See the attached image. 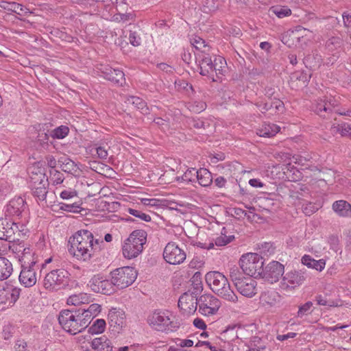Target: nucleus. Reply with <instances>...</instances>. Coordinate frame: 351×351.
Listing matches in <instances>:
<instances>
[{
  "instance_id": "aec40b11",
  "label": "nucleus",
  "mask_w": 351,
  "mask_h": 351,
  "mask_svg": "<svg viewBox=\"0 0 351 351\" xmlns=\"http://www.w3.org/2000/svg\"><path fill=\"white\" fill-rule=\"evenodd\" d=\"M256 282L252 278L247 277L237 284L236 288L241 295L252 298L256 293Z\"/></svg>"
},
{
  "instance_id": "c9c22d12",
  "label": "nucleus",
  "mask_w": 351,
  "mask_h": 351,
  "mask_svg": "<svg viewBox=\"0 0 351 351\" xmlns=\"http://www.w3.org/2000/svg\"><path fill=\"white\" fill-rule=\"evenodd\" d=\"M48 185L40 184V185L31 186L33 195L40 201H44L46 199Z\"/></svg>"
},
{
  "instance_id": "dca6fc26",
  "label": "nucleus",
  "mask_w": 351,
  "mask_h": 351,
  "mask_svg": "<svg viewBox=\"0 0 351 351\" xmlns=\"http://www.w3.org/2000/svg\"><path fill=\"white\" fill-rule=\"evenodd\" d=\"M101 71V75L106 80L113 82L114 84H118L119 86H123L125 82L124 73L119 70L112 69L110 66L101 65L99 69Z\"/></svg>"
},
{
  "instance_id": "58836bf2",
  "label": "nucleus",
  "mask_w": 351,
  "mask_h": 351,
  "mask_svg": "<svg viewBox=\"0 0 351 351\" xmlns=\"http://www.w3.org/2000/svg\"><path fill=\"white\" fill-rule=\"evenodd\" d=\"M270 11L280 19L289 16L291 14V10L285 5H276L271 8Z\"/></svg>"
},
{
  "instance_id": "37998d69",
  "label": "nucleus",
  "mask_w": 351,
  "mask_h": 351,
  "mask_svg": "<svg viewBox=\"0 0 351 351\" xmlns=\"http://www.w3.org/2000/svg\"><path fill=\"white\" fill-rule=\"evenodd\" d=\"M49 173V181L53 185H57L63 182L64 178L60 171L56 169H51Z\"/></svg>"
},
{
  "instance_id": "c85d7f7f",
  "label": "nucleus",
  "mask_w": 351,
  "mask_h": 351,
  "mask_svg": "<svg viewBox=\"0 0 351 351\" xmlns=\"http://www.w3.org/2000/svg\"><path fill=\"white\" fill-rule=\"evenodd\" d=\"M258 108L262 112H265L268 110L274 108L275 112L281 110L284 107V104L279 99L271 100L270 101H259L256 104Z\"/></svg>"
},
{
  "instance_id": "864d4df0",
  "label": "nucleus",
  "mask_w": 351,
  "mask_h": 351,
  "mask_svg": "<svg viewBox=\"0 0 351 351\" xmlns=\"http://www.w3.org/2000/svg\"><path fill=\"white\" fill-rule=\"evenodd\" d=\"M128 211L130 215H132L143 221H145L147 222L151 221V217L149 215H147V214L141 212V210L130 208H128Z\"/></svg>"
},
{
  "instance_id": "423d86ee",
  "label": "nucleus",
  "mask_w": 351,
  "mask_h": 351,
  "mask_svg": "<svg viewBox=\"0 0 351 351\" xmlns=\"http://www.w3.org/2000/svg\"><path fill=\"white\" fill-rule=\"evenodd\" d=\"M80 319V313H77V309L63 310L58 316V322L62 328L71 335H75L83 331Z\"/></svg>"
},
{
  "instance_id": "13d9d810",
  "label": "nucleus",
  "mask_w": 351,
  "mask_h": 351,
  "mask_svg": "<svg viewBox=\"0 0 351 351\" xmlns=\"http://www.w3.org/2000/svg\"><path fill=\"white\" fill-rule=\"evenodd\" d=\"M337 131L341 134L343 136H349L351 131L350 125L343 123L338 125L336 128Z\"/></svg>"
},
{
  "instance_id": "4468645a",
  "label": "nucleus",
  "mask_w": 351,
  "mask_h": 351,
  "mask_svg": "<svg viewBox=\"0 0 351 351\" xmlns=\"http://www.w3.org/2000/svg\"><path fill=\"white\" fill-rule=\"evenodd\" d=\"M306 278L305 273L302 270L288 272L282 277L280 287L285 290L294 289L302 285Z\"/></svg>"
},
{
  "instance_id": "1a4fd4ad",
  "label": "nucleus",
  "mask_w": 351,
  "mask_h": 351,
  "mask_svg": "<svg viewBox=\"0 0 351 351\" xmlns=\"http://www.w3.org/2000/svg\"><path fill=\"white\" fill-rule=\"evenodd\" d=\"M149 325L155 330L165 332H173L179 328L178 322H173L163 312H154L148 318Z\"/></svg>"
},
{
  "instance_id": "6ab92c4d",
  "label": "nucleus",
  "mask_w": 351,
  "mask_h": 351,
  "mask_svg": "<svg viewBox=\"0 0 351 351\" xmlns=\"http://www.w3.org/2000/svg\"><path fill=\"white\" fill-rule=\"evenodd\" d=\"M30 265L21 267V271L19 275V280L21 284L26 287L34 286L37 280L36 270L38 269V267Z\"/></svg>"
},
{
  "instance_id": "7c9ffc66",
  "label": "nucleus",
  "mask_w": 351,
  "mask_h": 351,
  "mask_svg": "<svg viewBox=\"0 0 351 351\" xmlns=\"http://www.w3.org/2000/svg\"><path fill=\"white\" fill-rule=\"evenodd\" d=\"M280 127L274 123H264L262 127L257 130V134L261 137L270 138L275 136L279 131Z\"/></svg>"
},
{
  "instance_id": "7ed1b4c3",
  "label": "nucleus",
  "mask_w": 351,
  "mask_h": 351,
  "mask_svg": "<svg viewBox=\"0 0 351 351\" xmlns=\"http://www.w3.org/2000/svg\"><path fill=\"white\" fill-rule=\"evenodd\" d=\"M147 234L143 230H134L125 240L123 247V255L128 259L137 257L143 251L147 241Z\"/></svg>"
},
{
  "instance_id": "8fccbe9b",
  "label": "nucleus",
  "mask_w": 351,
  "mask_h": 351,
  "mask_svg": "<svg viewBox=\"0 0 351 351\" xmlns=\"http://www.w3.org/2000/svg\"><path fill=\"white\" fill-rule=\"evenodd\" d=\"M135 15L133 13L126 14H114L113 18L114 21L117 22L126 23L128 21H134Z\"/></svg>"
},
{
  "instance_id": "412c9836",
  "label": "nucleus",
  "mask_w": 351,
  "mask_h": 351,
  "mask_svg": "<svg viewBox=\"0 0 351 351\" xmlns=\"http://www.w3.org/2000/svg\"><path fill=\"white\" fill-rule=\"evenodd\" d=\"M108 318L109 324L110 327L113 328V330H119L125 325V313L121 309H110L108 315Z\"/></svg>"
},
{
  "instance_id": "393cba45",
  "label": "nucleus",
  "mask_w": 351,
  "mask_h": 351,
  "mask_svg": "<svg viewBox=\"0 0 351 351\" xmlns=\"http://www.w3.org/2000/svg\"><path fill=\"white\" fill-rule=\"evenodd\" d=\"M261 304L265 307H271L280 301V295L274 290L263 292L260 298Z\"/></svg>"
},
{
  "instance_id": "9d476101",
  "label": "nucleus",
  "mask_w": 351,
  "mask_h": 351,
  "mask_svg": "<svg viewBox=\"0 0 351 351\" xmlns=\"http://www.w3.org/2000/svg\"><path fill=\"white\" fill-rule=\"evenodd\" d=\"M90 289L97 293L104 295H111L115 292L116 285L110 278V280L104 278L100 275L94 276L89 281Z\"/></svg>"
},
{
  "instance_id": "39448f33",
  "label": "nucleus",
  "mask_w": 351,
  "mask_h": 351,
  "mask_svg": "<svg viewBox=\"0 0 351 351\" xmlns=\"http://www.w3.org/2000/svg\"><path fill=\"white\" fill-rule=\"evenodd\" d=\"M239 265L245 274L256 278L263 273L264 259L256 253H248L241 256Z\"/></svg>"
},
{
  "instance_id": "72a5a7b5",
  "label": "nucleus",
  "mask_w": 351,
  "mask_h": 351,
  "mask_svg": "<svg viewBox=\"0 0 351 351\" xmlns=\"http://www.w3.org/2000/svg\"><path fill=\"white\" fill-rule=\"evenodd\" d=\"M58 163L62 170L66 173H72L73 171H76L75 163L66 156L60 157Z\"/></svg>"
},
{
  "instance_id": "f257e3e1",
  "label": "nucleus",
  "mask_w": 351,
  "mask_h": 351,
  "mask_svg": "<svg viewBox=\"0 0 351 351\" xmlns=\"http://www.w3.org/2000/svg\"><path fill=\"white\" fill-rule=\"evenodd\" d=\"M71 247L69 252L77 260L88 261L94 256L95 252L101 250L103 241L94 239L93 234L87 230L77 231L69 239Z\"/></svg>"
},
{
  "instance_id": "0e129e2a",
  "label": "nucleus",
  "mask_w": 351,
  "mask_h": 351,
  "mask_svg": "<svg viewBox=\"0 0 351 351\" xmlns=\"http://www.w3.org/2000/svg\"><path fill=\"white\" fill-rule=\"evenodd\" d=\"M98 157L101 159H106L108 157V149L104 146H99L96 148Z\"/></svg>"
},
{
  "instance_id": "6e6d98bb",
  "label": "nucleus",
  "mask_w": 351,
  "mask_h": 351,
  "mask_svg": "<svg viewBox=\"0 0 351 351\" xmlns=\"http://www.w3.org/2000/svg\"><path fill=\"white\" fill-rule=\"evenodd\" d=\"M318 210L315 204L307 202L302 205V210L306 215L310 216Z\"/></svg>"
},
{
  "instance_id": "338daca9",
  "label": "nucleus",
  "mask_w": 351,
  "mask_h": 351,
  "mask_svg": "<svg viewBox=\"0 0 351 351\" xmlns=\"http://www.w3.org/2000/svg\"><path fill=\"white\" fill-rule=\"evenodd\" d=\"M325 265L326 262L324 259H319L318 261L315 260V262L311 268L321 271L324 269Z\"/></svg>"
},
{
  "instance_id": "bf43d9fd",
  "label": "nucleus",
  "mask_w": 351,
  "mask_h": 351,
  "mask_svg": "<svg viewBox=\"0 0 351 351\" xmlns=\"http://www.w3.org/2000/svg\"><path fill=\"white\" fill-rule=\"evenodd\" d=\"M82 299H83V295L82 294L73 295H71L67 299V304L69 305L77 306L81 303H83Z\"/></svg>"
},
{
  "instance_id": "a211bd4d",
  "label": "nucleus",
  "mask_w": 351,
  "mask_h": 351,
  "mask_svg": "<svg viewBox=\"0 0 351 351\" xmlns=\"http://www.w3.org/2000/svg\"><path fill=\"white\" fill-rule=\"evenodd\" d=\"M26 208V203L21 197L12 199L6 205L5 213L9 217H19Z\"/></svg>"
},
{
  "instance_id": "052dcab7",
  "label": "nucleus",
  "mask_w": 351,
  "mask_h": 351,
  "mask_svg": "<svg viewBox=\"0 0 351 351\" xmlns=\"http://www.w3.org/2000/svg\"><path fill=\"white\" fill-rule=\"evenodd\" d=\"M60 197L63 199H70L77 197V192L73 189L64 190L60 193Z\"/></svg>"
},
{
  "instance_id": "a19ab883",
  "label": "nucleus",
  "mask_w": 351,
  "mask_h": 351,
  "mask_svg": "<svg viewBox=\"0 0 351 351\" xmlns=\"http://www.w3.org/2000/svg\"><path fill=\"white\" fill-rule=\"evenodd\" d=\"M106 328V322L103 319H98L89 328L88 332L91 334L102 333Z\"/></svg>"
},
{
  "instance_id": "2f4dec72",
  "label": "nucleus",
  "mask_w": 351,
  "mask_h": 351,
  "mask_svg": "<svg viewBox=\"0 0 351 351\" xmlns=\"http://www.w3.org/2000/svg\"><path fill=\"white\" fill-rule=\"evenodd\" d=\"M1 7L21 16H25L26 14L30 13L29 9L16 2H3Z\"/></svg>"
},
{
  "instance_id": "20e7f679",
  "label": "nucleus",
  "mask_w": 351,
  "mask_h": 351,
  "mask_svg": "<svg viewBox=\"0 0 351 351\" xmlns=\"http://www.w3.org/2000/svg\"><path fill=\"white\" fill-rule=\"evenodd\" d=\"M196 60L199 61V73L202 75L207 76L208 78L212 79L213 81H216L215 74L217 76L218 73H221V69L217 68L218 62L221 64L220 68L225 67L226 64L225 59L222 57L215 58L214 61H213L209 54L206 53L205 50L197 54Z\"/></svg>"
},
{
  "instance_id": "9b49d317",
  "label": "nucleus",
  "mask_w": 351,
  "mask_h": 351,
  "mask_svg": "<svg viewBox=\"0 0 351 351\" xmlns=\"http://www.w3.org/2000/svg\"><path fill=\"white\" fill-rule=\"evenodd\" d=\"M198 303L199 313L206 316L216 314L221 306V302L212 295H201Z\"/></svg>"
},
{
  "instance_id": "2eb2a0df",
  "label": "nucleus",
  "mask_w": 351,
  "mask_h": 351,
  "mask_svg": "<svg viewBox=\"0 0 351 351\" xmlns=\"http://www.w3.org/2000/svg\"><path fill=\"white\" fill-rule=\"evenodd\" d=\"M197 305H199L197 298V293L192 292H186L183 293L179 298L178 306L186 314H191L195 312Z\"/></svg>"
},
{
  "instance_id": "4c0bfd02",
  "label": "nucleus",
  "mask_w": 351,
  "mask_h": 351,
  "mask_svg": "<svg viewBox=\"0 0 351 351\" xmlns=\"http://www.w3.org/2000/svg\"><path fill=\"white\" fill-rule=\"evenodd\" d=\"M77 311V313H80V319L79 321L82 324L81 325L84 330L88 326L94 317L84 308H80Z\"/></svg>"
},
{
  "instance_id": "3c124183",
  "label": "nucleus",
  "mask_w": 351,
  "mask_h": 351,
  "mask_svg": "<svg viewBox=\"0 0 351 351\" xmlns=\"http://www.w3.org/2000/svg\"><path fill=\"white\" fill-rule=\"evenodd\" d=\"M234 239V236H226L224 233L221 232V235L216 238L215 244L217 246H224L230 243Z\"/></svg>"
},
{
  "instance_id": "f3484780",
  "label": "nucleus",
  "mask_w": 351,
  "mask_h": 351,
  "mask_svg": "<svg viewBox=\"0 0 351 351\" xmlns=\"http://www.w3.org/2000/svg\"><path fill=\"white\" fill-rule=\"evenodd\" d=\"M20 295V289L7 285L0 288V304L8 306L13 305Z\"/></svg>"
},
{
  "instance_id": "c03bdc74",
  "label": "nucleus",
  "mask_w": 351,
  "mask_h": 351,
  "mask_svg": "<svg viewBox=\"0 0 351 351\" xmlns=\"http://www.w3.org/2000/svg\"><path fill=\"white\" fill-rule=\"evenodd\" d=\"M69 132V129L67 126L61 125V126L58 127L57 128L54 129L51 132V135L53 138L62 139L68 135Z\"/></svg>"
},
{
  "instance_id": "49530a36",
  "label": "nucleus",
  "mask_w": 351,
  "mask_h": 351,
  "mask_svg": "<svg viewBox=\"0 0 351 351\" xmlns=\"http://www.w3.org/2000/svg\"><path fill=\"white\" fill-rule=\"evenodd\" d=\"M27 246L25 244L23 241H14L12 244L9 245V250L14 254L20 255L24 249H25Z\"/></svg>"
},
{
  "instance_id": "cd10ccee",
  "label": "nucleus",
  "mask_w": 351,
  "mask_h": 351,
  "mask_svg": "<svg viewBox=\"0 0 351 351\" xmlns=\"http://www.w3.org/2000/svg\"><path fill=\"white\" fill-rule=\"evenodd\" d=\"M91 347L95 351H113L112 342L105 336L94 339Z\"/></svg>"
},
{
  "instance_id": "f704fd0d",
  "label": "nucleus",
  "mask_w": 351,
  "mask_h": 351,
  "mask_svg": "<svg viewBox=\"0 0 351 351\" xmlns=\"http://www.w3.org/2000/svg\"><path fill=\"white\" fill-rule=\"evenodd\" d=\"M126 102L140 110L142 114H147L149 113V108L146 102L140 97L130 96L127 99Z\"/></svg>"
},
{
  "instance_id": "b1692460",
  "label": "nucleus",
  "mask_w": 351,
  "mask_h": 351,
  "mask_svg": "<svg viewBox=\"0 0 351 351\" xmlns=\"http://www.w3.org/2000/svg\"><path fill=\"white\" fill-rule=\"evenodd\" d=\"M129 40L131 45L138 47L141 45L145 35L144 31L136 24H129Z\"/></svg>"
},
{
  "instance_id": "473e14b6",
  "label": "nucleus",
  "mask_w": 351,
  "mask_h": 351,
  "mask_svg": "<svg viewBox=\"0 0 351 351\" xmlns=\"http://www.w3.org/2000/svg\"><path fill=\"white\" fill-rule=\"evenodd\" d=\"M197 179L199 184L202 186H208L213 182L211 173L206 169L201 168L197 171Z\"/></svg>"
},
{
  "instance_id": "5701e85b",
  "label": "nucleus",
  "mask_w": 351,
  "mask_h": 351,
  "mask_svg": "<svg viewBox=\"0 0 351 351\" xmlns=\"http://www.w3.org/2000/svg\"><path fill=\"white\" fill-rule=\"evenodd\" d=\"M335 106V101H332L331 99L329 101L319 99L316 101L313 108L317 114L322 117L326 118L327 116L332 112Z\"/></svg>"
},
{
  "instance_id": "69168bd1",
  "label": "nucleus",
  "mask_w": 351,
  "mask_h": 351,
  "mask_svg": "<svg viewBox=\"0 0 351 351\" xmlns=\"http://www.w3.org/2000/svg\"><path fill=\"white\" fill-rule=\"evenodd\" d=\"M343 25L346 27L351 26V11L344 12L342 14Z\"/></svg>"
},
{
  "instance_id": "f03ea898",
  "label": "nucleus",
  "mask_w": 351,
  "mask_h": 351,
  "mask_svg": "<svg viewBox=\"0 0 351 351\" xmlns=\"http://www.w3.org/2000/svg\"><path fill=\"white\" fill-rule=\"evenodd\" d=\"M205 278L208 285L218 296L228 302H237L238 297L231 289L227 278L223 274L219 271H209Z\"/></svg>"
},
{
  "instance_id": "0eeeda50",
  "label": "nucleus",
  "mask_w": 351,
  "mask_h": 351,
  "mask_svg": "<svg viewBox=\"0 0 351 351\" xmlns=\"http://www.w3.org/2000/svg\"><path fill=\"white\" fill-rule=\"evenodd\" d=\"M110 275L116 287L122 289L130 286L135 281L137 271L134 267H123L113 270Z\"/></svg>"
},
{
  "instance_id": "79ce46f5",
  "label": "nucleus",
  "mask_w": 351,
  "mask_h": 351,
  "mask_svg": "<svg viewBox=\"0 0 351 351\" xmlns=\"http://www.w3.org/2000/svg\"><path fill=\"white\" fill-rule=\"evenodd\" d=\"M191 44L201 53L203 50L208 51V48L207 47L205 40L200 38L199 36H195L192 37L190 40Z\"/></svg>"
},
{
  "instance_id": "603ef678",
  "label": "nucleus",
  "mask_w": 351,
  "mask_h": 351,
  "mask_svg": "<svg viewBox=\"0 0 351 351\" xmlns=\"http://www.w3.org/2000/svg\"><path fill=\"white\" fill-rule=\"evenodd\" d=\"M206 108V103L202 101H195L189 106V110L195 113H199L204 111Z\"/></svg>"
},
{
  "instance_id": "4be33fe9",
  "label": "nucleus",
  "mask_w": 351,
  "mask_h": 351,
  "mask_svg": "<svg viewBox=\"0 0 351 351\" xmlns=\"http://www.w3.org/2000/svg\"><path fill=\"white\" fill-rule=\"evenodd\" d=\"M28 173L31 186L40 185V184L49 185V179L47 178L44 169L36 167H32L29 168Z\"/></svg>"
},
{
  "instance_id": "f8f14e48",
  "label": "nucleus",
  "mask_w": 351,
  "mask_h": 351,
  "mask_svg": "<svg viewBox=\"0 0 351 351\" xmlns=\"http://www.w3.org/2000/svg\"><path fill=\"white\" fill-rule=\"evenodd\" d=\"M186 256L184 251L173 242L167 243L164 249V259L169 264H180L186 259Z\"/></svg>"
},
{
  "instance_id": "680f3d73",
  "label": "nucleus",
  "mask_w": 351,
  "mask_h": 351,
  "mask_svg": "<svg viewBox=\"0 0 351 351\" xmlns=\"http://www.w3.org/2000/svg\"><path fill=\"white\" fill-rule=\"evenodd\" d=\"M86 310L93 317H95L100 313L101 306L98 304H92Z\"/></svg>"
},
{
  "instance_id": "a18cd8bd",
  "label": "nucleus",
  "mask_w": 351,
  "mask_h": 351,
  "mask_svg": "<svg viewBox=\"0 0 351 351\" xmlns=\"http://www.w3.org/2000/svg\"><path fill=\"white\" fill-rule=\"evenodd\" d=\"M313 307V302L311 301H308L306 302L305 304L301 305L299 306L298 311L297 313V317L302 318L304 315H307L311 313Z\"/></svg>"
},
{
  "instance_id": "ea45409f",
  "label": "nucleus",
  "mask_w": 351,
  "mask_h": 351,
  "mask_svg": "<svg viewBox=\"0 0 351 351\" xmlns=\"http://www.w3.org/2000/svg\"><path fill=\"white\" fill-rule=\"evenodd\" d=\"M244 272L240 270V268L238 267H232L230 269V277L231 280L234 282L235 287L237 284L241 282V280L245 278L246 277L243 276Z\"/></svg>"
},
{
  "instance_id": "de8ad7c7",
  "label": "nucleus",
  "mask_w": 351,
  "mask_h": 351,
  "mask_svg": "<svg viewBox=\"0 0 351 351\" xmlns=\"http://www.w3.org/2000/svg\"><path fill=\"white\" fill-rule=\"evenodd\" d=\"M197 171L195 169H188L181 178H178V180L181 179L184 182H193L197 179Z\"/></svg>"
},
{
  "instance_id": "c756f323",
  "label": "nucleus",
  "mask_w": 351,
  "mask_h": 351,
  "mask_svg": "<svg viewBox=\"0 0 351 351\" xmlns=\"http://www.w3.org/2000/svg\"><path fill=\"white\" fill-rule=\"evenodd\" d=\"M12 272V263L8 258L0 256V281L8 279Z\"/></svg>"
},
{
  "instance_id": "4d7b16f0",
  "label": "nucleus",
  "mask_w": 351,
  "mask_h": 351,
  "mask_svg": "<svg viewBox=\"0 0 351 351\" xmlns=\"http://www.w3.org/2000/svg\"><path fill=\"white\" fill-rule=\"evenodd\" d=\"M36 139L40 145H43L47 143L49 140V134L45 131V130H41L40 128L38 131Z\"/></svg>"
},
{
  "instance_id": "a878e982",
  "label": "nucleus",
  "mask_w": 351,
  "mask_h": 351,
  "mask_svg": "<svg viewBox=\"0 0 351 351\" xmlns=\"http://www.w3.org/2000/svg\"><path fill=\"white\" fill-rule=\"evenodd\" d=\"M21 267L30 265L36 266L37 263V258L35 257V253L32 248L27 247L23 250V252L18 256Z\"/></svg>"
},
{
  "instance_id": "ddd939ff",
  "label": "nucleus",
  "mask_w": 351,
  "mask_h": 351,
  "mask_svg": "<svg viewBox=\"0 0 351 351\" xmlns=\"http://www.w3.org/2000/svg\"><path fill=\"white\" fill-rule=\"evenodd\" d=\"M285 267L278 261L269 263L264 269L260 278H264L266 281L273 284L278 281L283 275Z\"/></svg>"
},
{
  "instance_id": "5fc2aeb1",
  "label": "nucleus",
  "mask_w": 351,
  "mask_h": 351,
  "mask_svg": "<svg viewBox=\"0 0 351 351\" xmlns=\"http://www.w3.org/2000/svg\"><path fill=\"white\" fill-rule=\"evenodd\" d=\"M59 206L60 210L73 213L78 212L80 208V205L76 202L72 204L60 203Z\"/></svg>"
},
{
  "instance_id": "6e6552de",
  "label": "nucleus",
  "mask_w": 351,
  "mask_h": 351,
  "mask_svg": "<svg viewBox=\"0 0 351 351\" xmlns=\"http://www.w3.org/2000/svg\"><path fill=\"white\" fill-rule=\"evenodd\" d=\"M69 273L64 269H56L47 273L43 280V287L49 291H57L68 283Z\"/></svg>"
},
{
  "instance_id": "e433bc0d",
  "label": "nucleus",
  "mask_w": 351,
  "mask_h": 351,
  "mask_svg": "<svg viewBox=\"0 0 351 351\" xmlns=\"http://www.w3.org/2000/svg\"><path fill=\"white\" fill-rule=\"evenodd\" d=\"M219 8L217 0H202V11L206 14H212Z\"/></svg>"
},
{
  "instance_id": "774afa93",
  "label": "nucleus",
  "mask_w": 351,
  "mask_h": 351,
  "mask_svg": "<svg viewBox=\"0 0 351 351\" xmlns=\"http://www.w3.org/2000/svg\"><path fill=\"white\" fill-rule=\"evenodd\" d=\"M315 262V259H313L309 255H304L302 258V263L303 265H306L308 267L311 268L313 263Z\"/></svg>"
},
{
  "instance_id": "e2e57ef3",
  "label": "nucleus",
  "mask_w": 351,
  "mask_h": 351,
  "mask_svg": "<svg viewBox=\"0 0 351 351\" xmlns=\"http://www.w3.org/2000/svg\"><path fill=\"white\" fill-rule=\"evenodd\" d=\"M27 343L23 339H19L16 341L14 349L15 351H27Z\"/></svg>"
},
{
  "instance_id": "bb28decb",
  "label": "nucleus",
  "mask_w": 351,
  "mask_h": 351,
  "mask_svg": "<svg viewBox=\"0 0 351 351\" xmlns=\"http://www.w3.org/2000/svg\"><path fill=\"white\" fill-rule=\"evenodd\" d=\"M332 210L341 217H351V204L345 200H338L332 204Z\"/></svg>"
},
{
  "instance_id": "09e8293b",
  "label": "nucleus",
  "mask_w": 351,
  "mask_h": 351,
  "mask_svg": "<svg viewBox=\"0 0 351 351\" xmlns=\"http://www.w3.org/2000/svg\"><path fill=\"white\" fill-rule=\"evenodd\" d=\"M188 123L190 127L195 128L197 130H202L205 129L206 127L209 126V124L207 122L204 121L199 119H195L194 118L189 119L188 121Z\"/></svg>"
}]
</instances>
